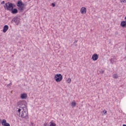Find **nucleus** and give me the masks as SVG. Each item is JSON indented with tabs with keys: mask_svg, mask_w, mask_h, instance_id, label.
I'll list each match as a JSON object with an SVG mask.
<instances>
[{
	"mask_svg": "<svg viewBox=\"0 0 126 126\" xmlns=\"http://www.w3.org/2000/svg\"><path fill=\"white\" fill-rule=\"evenodd\" d=\"M21 99H26L27 98V94H21Z\"/></svg>",
	"mask_w": 126,
	"mask_h": 126,
	"instance_id": "nucleus-14",
	"label": "nucleus"
},
{
	"mask_svg": "<svg viewBox=\"0 0 126 126\" xmlns=\"http://www.w3.org/2000/svg\"><path fill=\"white\" fill-rule=\"evenodd\" d=\"M12 22H14L16 24L18 25L19 24V18L17 17H14L12 20Z\"/></svg>",
	"mask_w": 126,
	"mask_h": 126,
	"instance_id": "nucleus-7",
	"label": "nucleus"
},
{
	"mask_svg": "<svg viewBox=\"0 0 126 126\" xmlns=\"http://www.w3.org/2000/svg\"><path fill=\"white\" fill-rule=\"evenodd\" d=\"M8 28H9V27L8 25H6L4 26L3 28V33H6V31H7V30H8Z\"/></svg>",
	"mask_w": 126,
	"mask_h": 126,
	"instance_id": "nucleus-11",
	"label": "nucleus"
},
{
	"mask_svg": "<svg viewBox=\"0 0 126 126\" xmlns=\"http://www.w3.org/2000/svg\"><path fill=\"white\" fill-rule=\"evenodd\" d=\"M71 106H72V107H75L76 106V102H72Z\"/></svg>",
	"mask_w": 126,
	"mask_h": 126,
	"instance_id": "nucleus-15",
	"label": "nucleus"
},
{
	"mask_svg": "<svg viewBox=\"0 0 126 126\" xmlns=\"http://www.w3.org/2000/svg\"><path fill=\"white\" fill-rule=\"evenodd\" d=\"M120 25L123 28H126V21H123L122 22H121Z\"/></svg>",
	"mask_w": 126,
	"mask_h": 126,
	"instance_id": "nucleus-13",
	"label": "nucleus"
},
{
	"mask_svg": "<svg viewBox=\"0 0 126 126\" xmlns=\"http://www.w3.org/2000/svg\"><path fill=\"white\" fill-rule=\"evenodd\" d=\"M16 5L18 7V10L20 12H23V11H24L25 4L23 3L22 0H18L16 3Z\"/></svg>",
	"mask_w": 126,
	"mask_h": 126,
	"instance_id": "nucleus-2",
	"label": "nucleus"
},
{
	"mask_svg": "<svg viewBox=\"0 0 126 126\" xmlns=\"http://www.w3.org/2000/svg\"><path fill=\"white\" fill-rule=\"evenodd\" d=\"M74 45H75V46L76 47H77V44L75 43V44H74Z\"/></svg>",
	"mask_w": 126,
	"mask_h": 126,
	"instance_id": "nucleus-27",
	"label": "nucleus"
},
{
	"mask_svg": "<svg viewBox=\"0 0 126 126\" xmlns=\"http://www.w3.org/2000/svg\"><path fill=\"white\" fill-rule=\"evenodd\" d=\"M7 10H9V11H11L12 14H16L17 13H18V9L16 8L7 9Z\"/></svg>",
	"mask_w": 126,
	"mask_h": 126,
	"instance_id": "nucleus-6",
	"label": "nucleus"
},
{
	"mask_svg": "<svg viewBox=\"0 0 126 126\" xmlns=\"http://www.w3.org/2000/svg\"><path fill=\"white\" fill-rule=\"evenodd\" d=\"M51 5H52L53 7H55L56 4L55 3H52Z\"/></svg>",
	"mask_w": 126,
	"mask_h": 126,
	"instance_id": "nucleus-20",
	"label": "nucleus"
},
{
	"mask_svg": "<svg viewBox=\"0 0 126 126\" xmlns=\"http://www.w3.org/2000/svg\"><path fill=\"white\" fill-rule=\"evenodd\" d=\"M5 4H6V9H10V8H14V7H16V5H15V4L10 2L5 3Z\"/></svg>",
	"mask_w": 126,
	"mask_h": 126,
	"instance_id": "nucleus-5",
	"label": "nucleus"
},
{
	"mask_svg": "<svg viewBox=\"0 0 126 126\" xmlns=\"http://www.w3.org/2000/svg\"><path fill=\"white\" fill-rule=\"evenodd\" d=\"M86 11H87V10L85 7H82L80 10V12L82 14H85V13H86Z\"/></svg>",
	"mask_w": 126,
	"mask_h": 126,
	"instance_id": "nucleus-10",
	"label": "nucleus"
},
{
	"mask_svg": "<svg viewBox=\"0 0 126 126\" xmlns=\"http://www.w3.org/2000/svg\"><path fill=\"white\" fill-rule=\"evenodd\" d=\"M120 1L122 3V4H124V3H126V0H120Z\"/></svg>",
	"mask_w": 126,
	"mask_h": 126,
	"instance_id": "nucleus-16",
	"label": "nucleus"
},
{
	"mask_svg": "<svg viewBox=\"0 0 126 126\" xmlns=\"http://www.w3.org/2000/svg\"><path fill=\"white\" fill-rule=\"evenodd\" d=\"M113 76H114V78H115V79H117V78H118V77H119V76L117 74H114V75Z\"/></svg>",
	"mask_w": 126,
	"mask_h": 126,
	"instance_id": "nucleus-17",
	"label": "nucleus"
},
{
	"mask_svg": "<svg viewBox=\"0 0 126 126\" xmlns=\"http://www.w3.org/2000/svg\"><path fill=\"white\" fill-rule=\"evenodd\" d=\"M103 113H104V115H107V111L106 110H104L103 111Z\"/></svg>",
	"mask_w": 126,
	"mask_h": 126,
	"instance_id": "nucleus-19",
	"label": "nucleus"
},
{
	"mask_svg": "<svg viewBox=\"0 0 126 126\" xmlns=\"http://www.w3.org/2000/svg\"><path fill=\"white\" fill-rule=\"evenodd\" d=\"M25 103H26V101L25 100L19 101L18 102V106L20 108H21L22 110H27L28 111L27 106L25 104Z\"/></svg>",
	"mask_w": 126,
	"mask_h": 126,
	"instance_id": "nucleus-3",
	"label": "nucleus"
},
{
	"mask_svg": "<svg viewBox=\"0 0 126 126\" xmlns=\"http://www.w3.org/2000/svg\"><path fill=\"white\" fill-rule=\"evenodd\" d=\"M119 34V32H115V35H118Z\"/></svg>",
	"mask_w": 126,
	"mask_h": 126,
	"instance_id": "nucleus-24",
	"label": "nucleus"
},
{
	"mask_svg": "<svg viewBox=\"0 0 126 126\" xmlns=\"http://www.w3.org/2000/svg\"><path fill=\"white\" fill-rule=\"evenodd\" d=\"M123 126H126V125L124 124Z\"/></svg>",
	"mask_w": 126,
	"mask_h": 126,
	"instance_id": "nucleus-29",
	"label": "nucleus"
},
{
	"mask_svg": "<svg viewBox=\"0 0 126 126\" xmlns=\"http://www.w3.org/2000/svg\"><path fill=\"white\" fill-rule=\"evenodd\" d=\"M78 42V40H75L74 42V44H75V43H77Z\"/></svg>",
	"mask_w": 126,
	"mask_h": 126,
	"instance_id": "nucleus-26",
	"label": "nucleus"
},
{
	"mask_svg": "<svg viewBox=\"0 0 126 126\" xmlns=\"http://www.w3.org/2000/svg\"><path fill=\"white\" fill-rule=\"evenodd\" d=\"M4 8H5V9H6V4L4 5Z\"/></svg>",
	"mask_w": 126,
	"mask_h": 126,
	"instance_id": "nucleus-23",
	"label": "nucleus"
},
{
	"mask_svg": "<svg viewBox=\"0 0 126 126\" xmlns=\"http://www.w3.org/2000/svg\"><path fill=\"white\" fill-rule=\"evenodd\" d=\"M1 125L2 126H10V124H9V123H7L5 119L2 120L1 122Z\"/></svg>",
	"mask_w": 126,
	"mask_h": 126,
	"instance_id": "nucleus-9",
	"label": "nucleus"
},
{
	"mask_svg": "<svg viewBox=\"0 0 126 126\" xmlns=\"http://www.w3.org/2000/svg\"><path fill=\"white\" fill-rule=\"evenodd\" d=\"M116 57L115 56L112 57V58H111V59H110V62L111 63H112V64H113V63H116Z\"/></svg>",
	"mask_w": 126,
	"mask_h": 126,
	"instance_id": "nucleus-12",
	"label": "nucleus"
},
{
	"mask_svg": "<svg viewBox=\"0 0 126 126\" xmlns=\"http://www.w3.org/2000/svg\"><path fill=\"white\" fill-rule=\"evenodd\" d=\"M10 84H11V83H10L9 84L7 85L8 86H9Z\"/></svg>",
	"mask_w": 126,
	"mask_h": 126,
	"instance_id": "nucleus-28",
	"label": "nucleus"
},
{
	"mask_svg": "<svg viewBox=\"0 0 126 126\" xmlns=\"http://www.w3.org/2000/svg\"><path fill=\"white\" fill-rule=\"evenodd\" d=\"M34 125V124L32 123V126H33Z\"/></svg>",
	"mask_w": 126,
	"mask_h": 126,
	"instance_id": "nucleus-30",
	"label": "nucleus"
},
{
	"mask_svg": "<svg viewBox=\"0 0 126 126\" xmlns=\"http://www.w3.org/2000/svg\"><path fill=\"white\" fill-rule=\"evenodd\" d=\"M27 109H21L19 108L17 112V116L21 118H24L26 120L29 119L28 117V111Z\"/></svg>",
	"mask_w": 126,
	"mask_h": 126,
	"instance_id": "nucleus-1",
	"label": "nucleus"
},
{
	"mask_svg": "<svg viewBox=\"0 0 126 126\" xmlns=\"http://www.w3.org/2000/svg\"><path fill=\"white\" fill-rule=\"evenodd\" d=\"M4 1H2L1 2V4H4Z\"/></svg>",
	"mask_w": 126,
	"mask_h": 126,
	"instance_id": "nucleus-25",
	"label": "nucleus"
},
{
	"mask_svg": "<svg viewBox=\"0 0 126 126\" xmlns=\"http://www.w3.org/2000/svg\"><path fill=\"white\" fill-rule=\"evenodd\" d=\"M67 81L68 82V83H70V82H71V79L70 78H68Z\"/></svg>",
	"mask_w": 126,
	"mask_h": 126,
	"instance_id": "nucleus-18",
	"label": "nucleus"
},
{
	"mask_svg": "<svg viewBox=\"0 0 126 126\" xmlns=\"http://www.w3.org/2000/svg\"><path fill=\"white\" fill-rule=\"evenodd\" d=\"M100 73H104V70H101L100 71Z\"/></svg>",
	"mask_w": 126,
	"mask_h": 126,
	"instance_id": "nucleus-22",
	"label": "nucleus"
},
{
	"mask_svg": "<svg viewBox=\"0 0 126 126\" xmlns=\"http://www.w3.org/2000/svg\"><path fill=\"white\" fill-rule=\"evenodd\" d=\"M44 126H49V125H48V123H44Z\"/></svg>",
	"mask_w": 126,
	"mask_h": 126,
	"instance_id": "nucleus-21",
	"label": "nucleus"
},
{
	"mask_svg": "<svg viewBox=\"0 0 126 126\" xmlns=\"http://www.w3.org/2000/svg\"><path fill=\"white\" fill-rule=\"evenodd\" d=\"M98 59H99V56L97 54H94L92 57V60L94 61H97Z\"/></svg>",
	"mask_w": 126,
	"mask_h": 126,
	"instance_id": "nucleus-8",
	"label": "nucleus"
},
{
	"mask_svg": "<svg viewBox=\"0 0 126 126\" xmlns=\"http://www.w3.org/2000/svg\"><path fill=\"white\" fill-rule=\"evenodd\" d=\"M56 82H61L63 80V75L61 74H57L54 77Z\"/></svg>",
	"mask_w": 126,
	"mask_h": 126,
	"instance_id": "nucleus-4",
	"label": "nucleus"
}]
</instances>
